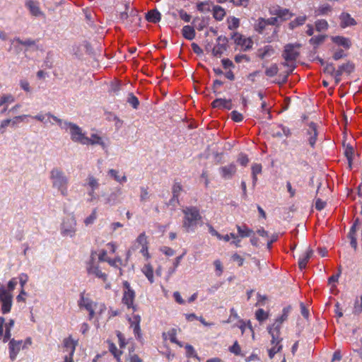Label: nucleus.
<instances>
[{
	"mask_svg": "<svg viewBox=\"0 0 362 362\" xmlns=\"http://www.w3.org/2000/svg\"><path fill=\"white\" fill-rule=\"evenodd\" d=\"M291 309V306L284 308L281 315L276 320L272 326L268 327L269 333L272 337L271 344L273 345L268 351L270 358H273L274 355L282 349L283 346L281 344L283 340V338L281 337V325L287 320Z\"/></svg>",
	"mask_w": 362,
	"mask_h": 362,
	"instance_id": "f257e3e1",
	"label": "nucleus"
},
{
	"mask_svg": "<svg viewBox=\"0 0 362 362\" xmlns=\"http://www.w3.org/2000/svg\"><path fill=\"white\" fill-rule=\"evenodd\" d=\"M182 227L187 233L194 232L199 225H202V216L197 206H187L182 209Z\"/></svg>",
	"mask_w": 362,
	"mask_h": 362,
	"instance_id": "f03ea898",
	"label": "nucleus"
},
{
	"mask_svg": "<svg viewBox=\"0 0 362 362\" xmlns=\"http://www.w3.org/2000/svg\"><path fill=\"white\" fill-rule=\"evenodd\" d=\"M49 179L54 189H57L63 197L68 195L69 178L59 168H53L49 173Z\"/></svg>",
	"mask_w": 362,
	"mask_h": 362,
	"instance_id": "7ed1b4c3",
	"label": "nucleus"
},
{
	"mask_svg": "<svg viewBox=\"0 0 362 362\" xmlns=\"http://www.w3.org/2000/svg\"><path fill=\"white\" fill-rule=\"evenodd\" d=\"M354 70L355 64L351 61H347L346 63L339 65L337 69H335L334 64H327L323 71L325 74L334 77V83L337 86L341 81L342 74L350 75Z\"/></svg>",
	"mask_w": 362,
	"mask_h": 362,
	"instance_id": "20e7f679",
	"label": "nucleus"
},
{
	"mask_svg": "<svg viewBox=\"0 0 362 362\" xmlns=\"http://www.w3.org/2000/svg\"><path fill=\"white\" fill-rule=\"evenodd\" d=\"M64 125L66 126V130L69 129L71 139L74 142L83 145L88 142V137L86 136L85 134L82 132L81 128L77 124L69 122H64Z\"/></svg>",
	"mask_w": 362,
	"mask_h": 362,
	"instance_id": "39448f33",
	"label": "nucleus"
},
{
	"mask_svg": "<svg viewBox=\"0 0 362 362\" xmlns=\"http://www.w3.org/2000/svg\"><path fill=\"white\" fill-rule=\"evenodd\" d=\"M123 296L122 302L127 306L128 309H132L133 311L136 310V306L134 304L136 297L135 291L131 287L130 284L127 281H124L123 283Z\"/></svg>",
	"mask_w": 362,
	"mask_h": 362,
	"instance_id": "423d86ee",
	"label": "nucleus"
},
{
	"mask_svg": "<svg viewBox=\"0 0 362 362\" xmlns=\"http://www.w3.org/2000/svg\"><path fill=\"white\" fill-rule=\"evenodd\" d=\"M0 303L1 304V313L7 314L11 312L13 305V296L10 291L4 287L0 288Z\"/></svg>",
	"mask_w": 362,
	"mask_h": 362,
	"instance_id": "0eeeda50",
	"label": "nucleus"
},
{
	"mask_svg": "<svg viewBox=\"0 0 362 362\" xmlns=\"http://www.w3.org/2000/svg\"><path fill=\"white\" fill-rule=\"evenodd\" d=\"M300 44H287L284 47V49L282 54L283 58L286 62L296 61L299 56V52L296 48H300Z\"/></svg>",
	"mask_w": 362,
	"mask_h": 362,
	"instance_id": "6e6552de",
	"label": "nucleus"
},
{
	"mask_svg": "<svg viewBox=\"0 0 362 362\" xmlns=\"http://www.w3.org/2000/svg\"><path fill=\"white\" fill-rule=\"evenodd\" d=\"M231 39L234 42L242 47L243 50L247 51L250 49L253 45V41L250 38H246L238 32H234L231 35Z\"/></svg>",
	"mask_w": 362,
	"mask_h": 362,
	"instance_id": "1a4fd4ad",
	"label": "nucleus"
},
{
	"mask_svg": "<svg viewBox=\"0 0 362 362\" xmlns=\"http://www.w3.org/2000/svg\"><path fill=\"white\" fill-rule=\"evenodd\" d=\"M216 42L212 49V54L214 57H220L227 49L228 40L226 36L220 35L217 37Z\"/></svg>",
	"mask_w": 362,
	"mask_h": 362,
	"instance_id": "9d476101",
	"label": "nucleus"
},
{
	"mask_svg": "<svg viewBox=\"0 0 362 362\" xmlns=\"http://www.w3.org/2000/svg\"><path fill=\"white\" fill-rule=\"evenodd\" d=\"M86 269L88 274H93L97 278L101 279L104 282L107 281V275L100 269L98 265L95 264L93 257L88 262Z\"/></svg>",
	"mask_w": 362,
	"mask_h": 362,
	"instance_id": "9b49d317",
	"label": "nucleus"
},
{
	"mask_svg": "<svg viewBox=\"0 0 362 362\" xmlns=\"http://www.w3.org/2000/svg\"><path fill=\"white\" fill-rule=\"evenodd\" d=\"M317 127V124L315 122H311L309 124L308 128L306 129L305 132L307 141L310 147L313 148H315L317 139L318 132Z\"/></svg>",
	"mask_w": 362,
	"mask_h": 362,
	"instance_id": "f8f14e48",
	"label": "nucleus"
},
{
	"mask_svg": "<svg viewBox=\"0 0 362 362\" xmlns=\"http://www.w3.org/2000/svg\"><path fill=\"white\" fill-rule=\"evenodd\" d=\"M221 177L224 180H230L236 173L237 168L234 163L221 166L218 169Z\"/></svg>",
	"mask_w": 362,
	"mask_h": 362,
	"instance_id": "ddd939ff",
	"label": "nucleus"
},
{
	"mask_svg": "<svg viewBox=\"0 0 362 362\" xmlns=\"http://www.w3.org/2000/svg\"><path fill=\"white\" fill-rule=\"evenodd\" d=\"M23 349V341L10 339L9 341V356L12 361H14L21 349Z\"/></svg>",
	"mask_w": 362,
	"mask_h": 362,
	"instance_id": "4468645a",
	"label": "nucleus"
},
{
	"mask_svg": "<svg viewBox=\"0 0 362 362\" xmlns=\"http://www.w3.org/2000/svg\"><path fill=\"white\" fill-rule=\"evenodd\" d=\"M270 13L272 15L276 16L278 18H279L283 21L288 20L293 15L292 13H291L289 9L283 8L279 6L274 7L272 10H271Z\"/></svg>",
	"mask_w": 362,
	"mask_h": 362,
	"instance_id": "2eb2a0df",
	"label": "nucleus"
},
{
	"mask_svg": "<svg viewBox=\"0 0 362 362\" xmlns=\"http://www.w3.org/2000/svg\"><path fill=\"white\" fill-rule=\"evenodd\" d=\"M339 19L340 26L343 28L357 24L356 20L349 13L342 12L339 16Z\"/></svg>",
	"mask_w": 362,
	"mask_h": 362,
	"instance_id": "dca6fc26",
	"label": "nucleus"
},
{
	"mask_svg": "<svg viewBox=\"0 0 362 362\" xmlns=\"http://www.w3.org/2000/svg\"><path fill=\"white\" fill-rule=\"evenodd\" d=\"M25 6L28 8L30 13L34 16H40L43 14L41 11L39 3L33 0H26Z\"/></svg>",
	"mask_w": 362,
	"mask_h": 362,
	"instance_id": "f3484780",
	"label": "nucleus"
},
{
	"mask_svg": "<svg viewBox=\"0 0 362 362\" xmlns=\"http://www.w3.org/2000/svg\"><path fill=\"white\" fill-rule=\"evenodd\" d=\"M313 255V250L311 248L308 247L305 251V252L300 255L298 259V267L300 270H303L306 267L307 264L309 259L312 257Z\"/></svg>",
	"mask_w": 362,
	"mask_h": 362,
	"instance_id": "a211bd4d",
	"label": "nucleus"
},
{
	"mask_svg": "<svg viewBox=\"0 0 362 362\" xmlns=\"http://www.w3.org/2000/svg\"><path fill=\"white\" fill-rule=\"evenodd\" d=\"M211 105L214 108H224L226 110H230L233 107L231 100H226L223 98H217L214 100Z\"/></svg>",
	"mask_w": 362,
	"mask_h": 362,
	"instance_id": "6ab92c4d",
	"label": "nucleus"
},
{
	"mask_svg": "<svg viewBox=\"0 0 362 362\" xmlns=\"http://www.w3.org/2000/svg\"><path fill=\"white\" fill-rule=\"evenodd\" d=\"M332 41L339 46L348 49L351 47V41L349 38L343 36H334L332 37Z\"/></svg>",
	"mask_w": 362,
	"mask_h": 362,
	"instance_id": "aec40b11",
	"label": "nucleus"
},
{
	"mask_svg": "<svg viewBox=\"0 0 362 362\" xmlns=\"http://www.w3.org/2000/svg\"><path fill=\"white\" fill-rule=\"evenodd\" d=\"M63 343L65 351L69 354H74L76 350V347L78 344V341L69 336V337L64 339Z\"/></svg>",
	"mask_w": 362,
	"mask_h": 362,
	"instance_id": "412c9836",
	"label": "nucleus"
},
{
	"mask_svg": "<svg viewBox=\"0 0 362 362\" xmlns=\"http://www.w3.org/2000/svg\"><path fill=\"white\" fill-rule=\"evenodd\" d=\"M182 191V186L180 182L175 181L174 184L172 187V193L173 197L170 199V204H173V202H178V199L180 194V192Z\"/></svg>",
	"mask_w": 362,
	"mask_h": 362,
	"instance_id": "4be33fe9",
	"label": "nucleus"
},
{
	"mask_svg": "<svg viewBox=\"0 0 362 362\" xmlns=\"http://www.w3.org/2000/svg\"><path fill=\"white\" fill-rule=\"evenodd\" d=\"M141 21V16L137 13L136 11H132L129 16V25H126L129 28H134L139 26Z\"/></svg>",
	"mask_w": 362,
	"mask_h": 362,
	"instance_id": "5701e85b",
	"label": "nucleus"
},
{
	"mask_svg": "<svg viewBox=\"0 0 362 362\" xmlns=\"http://www.w3.org/2000/svg\"><path fill=\"white\" fill-rule=\"evenodd\" d=\"M236 228L238 235L241 238L250 237L252 235H255L254 230L248 228L245 224L242 226L236 225Z\"/></svg>",
	"mask_w": 362,
	"mask_h": 362,
	"instance_id": "b1692460",
	"label": "nucleus"
},
{
	"mask_svg": "<svg viewBox=\"0 0 362 362\" xmlns=\"http://www.w3.org/2000/svg\"><path fill=\"white\" fill-rule=\"evenodd\" d=\"M161 19V14L157 9L148 11L146 14V20L152 23H158Z\"/></svg>",
	"mask_w": 362,
	"mask_h": 362,
	"instance_id": "393cba45",
	"label": "nucleus"
},
{
	"mask_svg": "<svg viewBox=\"0 0 362 362\" xmlns=\"http://www.w3.org/2000/svg\"><path fill=\"white\" fill-rule=\"evenodd\" d=\"M211 11L213 17L218 21H221L226 14L225 9L218 5L214 6Z\"/></svg>",
	"mask_w": 362,
	"mask_h": 362,
	"instance_id": "a878e982",
	"label": "nucleus"
},
{
	"mask_svg": "<svg viewBox=\"0 0 362 362\" xmlns=\"http://www.w3.org/2000/svg\"><path fill=\"white\" fill-rule=\"evenodd\" d=\"M274 53V49L272 45H265L258 49V57L261 59L271 57Z\"/></svg>",
	"mask_w": 362,
	"mask_h": 362,
	"instance_id": "bb28decb",
	"label": "nucleus"
},
{
	"mask_svg": "<svg viewBox=\"0 0 362 362\" xmlns=\"http://www.w3.org/2000/svg\"><path fill=\"white\" fill-rule=\"evenodd\" d=\"M167 337H168L170 342L173 344H176L180 346H182V344L177 339V330L175 328L170 329L167 333H163V337L165 340L167 339Z\"/></svg>",
	"mask_w": 362,
	"mask_h": 362,
	"instance_id": "cd10ccee",
	"label": "nucleus"
},
{
	"mask_svg": "<svg viewBox=\"0 0 362 362\" xmlns=\"http://www.w3.org/2000/svg\"><path fill=\"white\" fill-rule=\"evenodd\" d=\"M93 302L88 298H86L84 296V292L81 293L80 295V300H78V306L82 308H85L87 310H90V308L93 306Z\"/></svg>",
	"mask_w": 362,
	"mask_h": 362,
	"instance_id": "c85d7f7f",
	"label": "nucleus"
},
{
	"mask_svg": "<svg viewBox=\"0 0 362 362\" xmlns=\"http://www.w3.org/2000/svg\"><path fill=\"white\" fill-rule=\"evenodd\" d=\"M14 325V320L13 319H10L8 322L5 325V333L3 334V337L1 339L4 343L7 342L11 339V328Z\"/></svg>",
	"mask_w": 362,
	"mask_h": 362,
	"instance_id": "c756f323",
	"label": "nucleus"
},
{
	"mask_svg": "<svg viewBox=\"0 0 362 362\" xmlns=\"http://www.w3.org/2000/svg\"><path fill=\"white\" fill-rule=\"evenodd\" d=\"M332 11V6L328 4L320 5L315 11V16H327Z\"/></svg>",
	"mask_w": 362,
	"mask_h": 362,
	"instance_id": "7c9ffc66",
	"label": "nucleus"
},
{
	"mask_svg": "<svg viewBox=\"0 0 362 362\" xmlns=\"http://www.w3.org/2000/svg\"><path fill=\"white\" fill-rule=\"evenodd\" d=\"M182 33L184 37L187 40H192L195 37V30L190 25H185L182 29Z\"/></svg>",
	"mask_w": 362,
	"mask_h": 362,
	"instance_id": "2f4dec72",
	"label": "nucleus"
},
{
	"mask_svg": "<svg viewBox=\"0 0 362 362\" xmlns=\"http://www.w3.org/2000/svg\"><path fill=\"white\" fill-rule=\"evenodd\" d=\"M327 37V35H318L311 37L309 40V43L315 48H317L319 45H322L325 41Z\"/></svg>",
	"mask_w": 362,
	"mask_h": 362,
	"instance_id": "473e14b6",
	"label": "nucleus"
},
{
	"mask_svg": "<svg viewBox=\"0 0 362 362\" xmlns=\"http://www.w3.org/2000/svg\"><path fill=\"white\" fill-rule=\"evenodd\" d=\"M99 144L103 148L105 147V144L103 142L102 138L96 134H91L90 138L88 137V142L85 145H95Z\"/></svg>",
	"mask_w": 362,
	"mask_h": 362,
	"instance_id": "72a5a7b5",
	"label": "nucleus"
},
{
	"mask_svg": "<svg viewBox=\"0 0 362 362\" xmlns=\"http://www.w3.org/2000/svg\"><path fill=\"white\" fill-rule=\"evenodd\" d=\"M108 174L115 181H117V182H119L120 184L124 183L127 181V178L125 175H123L122 176H119V172L115 169H110L108 171Z\"/></svg>",
	"mask_w": 362,
	"mask_h": 362,
	"instance_id": "f704fd0d",
	"label": "nucleus"
},
{
	"mask_svg": "<svg viewBox=\"0 0 362 362\" xmlns=\"http://www.w3.org/2000/svg\"><path fill=\"white\" fill-rule=\"evenodd\" d=\"M228 28L230 30H236L239 28L240 22V19L235 16H230L227 18Z\"/></svg>",
	"mask_w": 362,
	"mask_h": 362,
	"instance_id": "c9c22d12",
	"label": "nucleus"
},
{
	"mask_svg": "<svg viewBox=\"0 0 362 362\" xmlns=\"http://www.w3.org/2000/svg\"><path fill=\"white\" fill-rule=\"evenodd\" d=\"M306 20L307 16L305 15L298 16L293 21L289 23V28L293 30L298 26L303 25Z\"/></svg>",
	"mask_w": 362,
	"mask_h": 362,
	"instance_id": "e433bc0d",
	"label": "nucleus"
},
{
	"mask_svg": "<svg viewBox=\"0 0 362 362\" xmlns=\"http://www.w3.org/2000/svg\"><path fill=\"white\" fill-rule=\"evenodd\" d=\"M267 25L266 23L265 19L263 18H259L257 23L255 25V30L259 34H264V30L267 28Z\"/></svg>",
	"mask_w": 362,
	"mask_h": 362,
	"instance_id": "4c0bfd02",
	"label": "nucleus"
},
{
	"mask_svg": "<svg viewBox=\"0 0 362 362\" xmlns=\"http://www.w3.org/2000/svg\"><path fill=\"white\" fill-rule=\"evenodd\" d=\"M88 185L91 188V191L89 192L90 196H93L95 189H98L99 187V183L98 182V180L95 179L93 176L89 175L88 177Z\"/></svg>",
	"mask_w": 362,
	"mask_h": 362,
	"instance_id": "58836bf2",
	"label": "nucleus"
},
{
	"mask_svg": "<svg viewBox=\"0 0 362 362\" xmlns=\"http://www.w3.org/2000/svg\"><path fill=\"white\" fill-rule=\"evenodd\" d=\"M315 29L318 32L326 31L329 28L327 21L325 19L317 20L315 23Z\"/></svg>",
	"mask_w": 362,
	"mask_h": 362,
	"instance_id": "ea45409f",
	"label": "nucleus"
},
{
	"mask_svg": "<svg viewBox=\"0 0 362 362\" xmlns=\"http://www.w3.org/2000/svg\"><path fill=\"white\" fill-rule=\"evenodd\" d=\"M354 149L351 146H347L344 150V156H346L349 168H351Z\"/></svg>",
	"mask_w": 362,
	"mask_h": 362,
	"instance_id": "a19ab883",
	"label": "nucleus"
},
{
	"mask_svg": "<svg viewBox=\"0 0 362 362\" xmlns=\"http://www.w3.org/2000/svg\"><path fill=\"white\" fill-rule=\"evenodd\" d=\"M143 273L145 274L148 280L151 282H153V269L151 265L146 264L142 269Z\"/></svg>",
	"mask_w": 362,
	"mask_h": 362,
	"instance_id": "79ce46f5",
	"label": "nucleus"
},
{
	"mask_svg": "<svg viewBox=\"0 0 362 362\" xmlns=\"http://www.w3.org/2000/svg\"><path fill=\"white\" fill-rule=\"evenodd\" d=\"M107 343L108 344V349L110 352L115 356V358H120L122 354V351L118 350L116 345L111 341L107 340Z\"/></svg>",
	"mask_w": 362,
	"mask_h": 362,
	"instance_id": "37998d69",
	"label": "nucleus"
},
{
	"mask_svg": "<svg viewBox=\"0 0 362 362\" xmlns=\"http://www.w3.org/2000/svg\"><path fill=\"white\" fill-rule=\"evenodd\" d=\"M279 68L276 64H272L269 67L265 70L266 76L269 77H273L278 74Z\"/></svg>",
	"mask_w": 362,
	"mask_h": 362,
	"instance_id": "c03bdc74",
	"label": "nucleus"
},
{
	"mask_svg": "<svg viewBox=\"0 0 362 362\" xmlns=\"http://www.w3.org/2000/svg\"><path fill=\"white\" fill-rule=\"evenodd\" d=\"M255 317L258 321L263 322L268 318L269 314L267 312H265L264 309L259 308L256 310Z\"/></svg>",
	"mask_w": 362,
	"mask_h": 362,
	"instance_id": "a18cd8bd",
	"label": "nucleus"
},
{
	"mask_svg": "<svg viewBox=\"0 0 362 362\" xmlns=\"http://www.w3.org/2000/svg\"><path fill=\"white\" fill-rule=\"evenodd\" d=\"M197 8L200 12H209L211 11L210 4L208 1L199 2L197 5Z\"/></svg>",
	"mask_w": 362,
	"mask_h": 362,
	"instance_id": "49530a36",
	"label": "nucleus"
},
{
	"mask_svg": "<svg viewBox=\"0 0 362 362\" xmlns=\"http://www.w3.org/2000/svg\"><path fill=\"white\" fill-rule=\"evenodd\" d=\"M15 98L11 94H5L0 97V107L6 104L14 102Z\"/></svg>",
	"mask_w": 362,
	"mask_h": 362,
	"instance_id": "de8ad7c7",
	"label": "nucleus"
},
{
	"mask_svg": "<svg viewBox=\"0 0 362 362\" xmlns=\"http://www.w3.org/2000/svg\"><path fill=\"white\" fill-rule=\"evenodd\" d=\"M130 327L134 329L136 325L140 326L141 317L139 315H134L131 318L129 319Z\"/></svg>",
	"mask_w": 362,
	"mask_h": 362,
	"instance_id": "09e8293b",
	"label": "nucleus"
},
{
	"mask_svg": "<svg viewBox=\"0 0 362 362\" xmlns=\"http://www.w3.org/2000/svg\"><path fill=\"white\" fill-rule=\"evenodd\" d=\"M136 242L139 245H141V247L148 245V243L147 240V236L146 235L145 233H141L136 238Z\"/></svg>",
	"mask_w": 362,
	"mask_h": 362,
	"instance_id": "8fccbe9b",
	"label": "nucleus"
},
{
	"mask_svg": "<svg viewBox=\"0 0 362 362\" xmlns=\"http://www.w3.org/2000/svg\"><path fill=\"white\" fill-rule=\"evenodd\" d=\"M129 14L127 13V11L120 12V13H119V19L121 23H122L123 24L125 25V26L129 25V24H131L129 22Z\"/></svg>",
	"mask_w": 362,
	"mask_h": 362,
	"instance_id": "3c124183",
	"label": "nucleus"
},
{
	"mask_svg": "<svg viewBox=\"0 0 362 362\" xmlns=\"http://www.w3.org/2000/svg\"><path fill=\"white\" fill-rule=\"evenodd\" d=\"M185 348L186 350V356L187 357L197 358V354L192 345L187 344Z\"/></svg>",
	"mask_w": 362,
	"mask_h": 362,
	"instance_id": "603ef678",
	"label": "nucleus"
},
{
	"mask_svg": "<svg viewBox=\"0 0 362 362\" xmlns=\"http://www.w3.org/2000/svg\"><path fill=\"white\" fill-rule=\"evenodd\" d=\"M127 101L134 109H136L139 105L138 98L132 93L129 95Z\"/></svg>",
	"mask_w": 362,
	"mask_h": 362,
	"instance_id": "864d4df0",
	"label": "nucleus"
},
{
	"mask_svg": "<svg viewBox=\"0 0 362 362\" xmlns=\"http://www.w3.org/2000/svg\"><path fill=\"white\" fill-rule=\"evenodd\" d=\"M13 42H17L18 44L25 45V46H33L35 44V40L32 39H28L26 40H21L19 37H16L13 40Z\"/></svg>",
	"mask_w": 362,
	"mask_h": 362,
	"instance_id": "5fc2aeb1",
	"label": "nucleus"
},
{
	"mask_svg": "<svg viewBox=\"0 0 362 362\" xmlns=\"http://www.w3.org/2000/svg\"><path fill=\"white\" fill-rule=\"evenodd\" d=\"M229 351L234 354L236 356H238L240 354V352H241V348L238 344V342L237 341H235L234 342V344H233V346H231L230 348H229Z\"/></svg>",
	"mask_w": 362,
	"mask_h": 362,
	"instance_id": "6e6d98bb",
	"label": "nucleus"
},
{
	"mask_svg": "<svg viewBox=\"0 0 362 362\" xmlns=\"http://www.w3.org/2000/svg\"><path fill=\"white\" fill-rule=\"evenodd\" d=\"M346 57V54H345L344 51L341 49L337 50L332 55V59L335 61H338L342 58Z\"/></svg>",
	"mask_w": 362,
	"mask_h": 362,
	"instance_id": "4d7b16f0",
	"label": "nucleus"
},
{
	"mask_svg": "<svg viewBox=\"0 0 362 362\" xmlns=\"http://www.w3.org/2000/svg\"><path fill=\"white\" fill-rule=\"evenodd\" d=\"M231 119L235 122H240L243 120V115L236 110L231 112Z\"/></svg>",
	"mask_w": 362,
	"mask_h": 362,
	"instance_id": "13d9d810",
	"label": "nucleus"
},
{
	"mask_svg": "<svg viewBox=\"0 0 362 362\" xmlns=\"http://www.w3.org/2000/svg\"><path fill=\"white\" fill-rule=\"evenodd\" d=\"M96 218H97L96 209H93V211H92L91 214L90 216H88L85 219L84 223H85V224L86 226L90 225V224L93 223L95 221Z\"/></svg>",
	"mask_w": 362,
	"mask_h": 362,
	"instance_id": "bf43d9fd",
	"label": "nucleus"
},
{
	"mask_svg": "<svg viewBox=\"0 0 362 362\" xmlns=\"http://www.w3.org/2000/svg\"><path fill=\"white\" fill-rule=\"evenodd\" d=\"M47 117H48L49 118H52L53 119L54 121H55L59 125V127L62 128V129H66V126L64 125V122H62V120L58 117H57L56 116L52 115L51 113H47L46 114Z\"/></svg>",
	"mask_w": 362,
	"mask_h": 362,
	"instance_id": "052dcab7",
	"label": "nucleus"
},
{
	"mask_svg": "<svg viewBox=\"0 0 362 362\" xmlns=\"http://www.w3.org/2000/svg\"><path fill=\"white\" fill-rule=\"evenodd\" d=\"M178 13L180 18L185 22L189 23L191 21V16L183 9H180Z\"/></svg>",
	"mask_w": 362,
	"mask_h": 362,
	"instance_id": "680f3d73",
	"label": "nucleus"
},
{
	"mask_svg": "<svg viewBox=\"0 0 362 362\" xmlns=\"http://www.w3.org/2000/svg\"><path fill=\"white\" fill-rule=\"evenodd\" d=\"M238 162L243 166H246L249 163L248 157L246 154L240 153L238 158Z\"/></svg>",
	"mask_w": 362,
	"mask_h": 362,
	"instance_id": "e2e57ef3",
	"label": "nucleus"
},
{
	"mask_svg": "<svg viewBox=\"0 0 362 362\" xmlns=\"http://www.w3.org/2000/svg\"><path fill=\"white\" fill-rule=\"evenodd\" d=\"M122 260L119 257H116L114 259L110 258L107 260V263L110 266L114 267H118L117 264H122Z\"/></svg>",
	"mask_w": 362,
	"mask_h": 362,
	"instance_id": "0e129e2a",
	"label": "nucleus"
},
{
	"mask_svg": "<svg viewBox=\"0 0 362 362\" xmlns=\"http://www.w3.org/2000/svg\"><path fill=\"white\" fill-rule=\"evenodd\" d=\"M243 61H245L249 62L250 61V58L246 54H237L235 57V62L236 63H240Z\"/></svg>",
	"mask_w": 362,
	"mask_h": 362,
	"instance_id": "69168bd1",
	"label": "nucleus"
},
{
	"mask_svg": "<svg viewBox=\"0 0 362 362\" xmlns=\"http://www.w3.org/2000/svg\"><path fill=\"white\" fill-rule=\"evenodd\" d=\"M214 264L216 268V271L218 272L217 275L219 276L223 273V266L221 262L219 259H216L214 261Z\"/></svg>",
	"mask_w": 362,
	"mask_h": 362,
	"instance_id": "338daca9",
	"label": "nucleus"
},
{
	"mask_svg": "<svg viewBox=\"0 0 362 362\" xmlns=\"http://www.w3.org/2000/svg\"><path fill=\"white\" fill-rule=\"evenodd\" d=\"M262 165L259 163H255L252 165V175H258L262 173Z\"/></svg>",
	"mask_w": 362,
	"mask_h": 362,
	"instance_id": "774afa93",
	"label": "nucleus"
}]
</instances>
